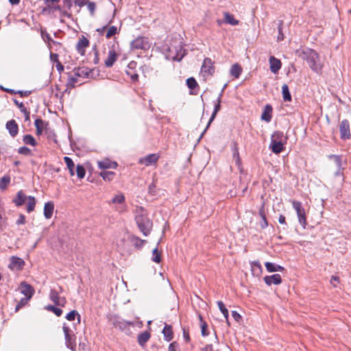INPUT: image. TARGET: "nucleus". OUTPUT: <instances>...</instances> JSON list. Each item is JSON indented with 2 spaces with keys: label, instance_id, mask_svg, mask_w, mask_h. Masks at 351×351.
Wrapping results in <instances>:
<instances>
[{
  "label": "nucleus",
  "instance_id": "f257e3e1",
  "mask_svg": "<svg viewBox=\"0 0 351 351\" xmlns=\"http://www.w3.org/2000/svg\"><path fill=\"white\" fill-rule=\"evenodd\" d=\"M300 57L305 60L310 69L317 74H321L324 64L320 60L319 53L310 48L304 49L300 53Z\"/></svg>",
  "mask_w": 351,
  "mask_h": 351
},
{
  "label": "nucleus",
  "instance_id": "f03ea898",
  "mask_svg": "<svg viewBox=\"0 0 351 351\" xmlns=\"http://www.w3.org/2000/svg\"><path fill=\"white\" fill-rule=\"evenodd\" d=\"M136 224L140 231L147 237L152 228V221L145 215H138L135 218Z\"/></svg>",
  "mask_w": 351,
  "mask_h": 351
},
{
  "label": "nucleus",
  "instance_id": "7ed1b4c3",
  "mask_svg": "<svg viewBox=\"0 0 351 351\" xmlns=\"http://www.w3.org/2000/svg\"><path fill=\"white\" fill-rule=\"evenodd\" d=\"M169 58L177 62L181 61L186 54L185 50L180 44L177 46L171 45L169 47Z\"/></svg>",
  "mask_w": 351,
  "mask_h": 351
},
{
  "label": "nucleus",
  "instance_id": "20e7f679",
  "mask_svg": "<svg viewBox=\"0 0 351 351\" xmlns=\"http://www.w3.org/2000/svg\"><path fill=\"white\" fill-rule=\"evenodd\" d=\"M293 207L296 211L299 223L305 228L306 225V218L304 208L302 207V204L300 202L293 201Z\"/></svg>",
  "mask_w": 351,
  "mask_h": 351
},
{
  "label": "nucleus",
  "instance_id": "39448f33",
  "mask_svg": "<svg viewBox=\"0 0 351 351\" xmlns=\"http://www.w3.org/2000/svg\"><path fill=\"white\" fill-rule=\"evenodd\" d=\"M339 132L341 138L343 140L350 139L351 137L350 123L347 119H343L339 125Z\"/></svg>",
  "mask_w": 351,
  "mask_h": 351
},
{
  "label": "nucleus",
  "instance_id": "423d86ee",
  "mask_svg": "<svg viewBox=\"0 0 351 351\" xmlns=\"http://www.w3.org/2000/svg\"><path fill=\"white\" fill-rule=\"evenodd\" d=\"M62 329L65 337L66 347L72 350H74L75 347V339H73V336L70 333L71 332L70 328L68 326L64 325Z\"/></svg>",
  "mask_w": 351,
  "mask_h": 351
},
{
  "label": "nucleus",
  "instance_id": "0eeeda50",
  "mask_svg": "<svg viewBox=\"0 0 351 351\" xmlns=\"http://www.w3.org/2000/svg\"><path fill=\"white\" fill-rule=\"evenodd\" d=\"M112 321L114 327L123 331L125 330L129 326L133 325L132 322L126 321L120 317H114Z\"/></svg>",
  "mask_w": 351,
  "mask_h": 351
},
{
  "label": "nucleus",
  "instance_id": "6e6552de",
  "mask_svg": "<svg viewBox=\"0 0 351 351\" xmlns=\"http://www.w3.org/2000/svg\"><path fill=\"white\" fill-rule=\"evenodd\" d=\"M158 158L159 156L157 154H150L140 158L138 162L140 164L145 165V166H150L155 164L158 161Z\"/></svg>",
  "mask_w": 351,
  "mask_h": 351
},
{
  "label": "nucleus",
  "instance_id": "1a4fd4ad",
  "mask_svg": "<svg viewBox=\"0 0 351 351\" xmlns=\"http://www.w3.org/2000/svg\"><path fill=\"white\" fill-rule=\"evenodd\" d=\"M50 300L57 306H63L65 299L59 296V291L56 289H51L49 294Z\"/></svg>",
  "mask_w": 351,
  "mask_h": 351
},
{
  "label": "nucleus",
  "instance_id": "9d476101",
  "mask_svg": "<svg viewBox=\"0 0 351 351\" xmlns=\"http://www.w3.org/2000/svg\"><path fill=\"white\" fill-rule=\"evenodd\" d=\"M21 293L25 295L26 300H29L34 295V290L33 287L25 282L21 283Z\"/></svg>",
  "mask_w": 351,
  "mask_h": 351
},
{
  "label": "nucleus",
  "instance_id": "9b49d317",
  "mask_svg": "<svg viewBox=\"0 0 351 351\" xmlns=\"http://www.w3.org/2000/svg\"><path fill=\"white\" fill-rule=\"evenodd\" d=\"M124 202L125 196L123 195V193H119L116 195L111 200V203L120 205L119 207L117 208V210L120 213L123 212L125 209Z\"/></svg>",
  "mask_w": 351,
  "mask_h": 351
},
{
  "label": "nucleus",
  "instance_id": "f8f14e48",
  "mask_svg": "<svg viewBox=\"0 0 351 351\" xmlns=\"http://www.w3.org/2000/svg\"><path fill=\"white\" fill-rule=\"evenodd\" d=\"M266 285L271 286V285H280L282 282V278L280 274H276L271 276H266L263 278Z\"/></svg>",
  "mask_w": 351,
  "mask_h": 351
},
{
  "label": "nucleus",
  "instance_id": "ddd939ff",
  "mask_svg": "<svg viewBox=\"0 0 351 351\" xmlns=\"http://www.w3.org/2000/svg\"><path fill=\"white\" fill-rule=\"evenodd\" d=\"M221 109V102L219 101H217V103L215 104V107H214V110H213V112L209 119V121L207 123V125L206 127V128L204 129V130L203 131V132L201 134L199 138V141L202 138V136H204V134H205V132H206V130H208V128H209L210 123L213 121V120L215 119L217 112L220 110Z\"/></svg>",
  "mask_w": 351,
  "mask_h": 351
},
{
  "label": "nucleus",
  "instance_id": "4468645a",
  "mask_svg": "<svg viewBox=\"0 0 351 351\" xmlns=\"http://www.w3.org/2000/svg\"><path fill=\"white\" fill-rule=\"evenodd\" d=\"M201 72L205 75H210L214 72V68L212 65V61L210 59H204L203 64L201 67Z\"/></svg>",
  "mask_w": 351,
  "mask_h": 351
},
{
  "label": "nucleus",
  "instance_id": "2eb2a0df",
  "mask_svg": "<svg viewBox=\"0 0 351 351\" xmlns=\"http://www.w3.org/2000/svg\"><path fill=\"white\" fill-rule=\"evenodd\" d=\"M269 61L271 71L273 73H277L282 66L280 60L274 56H270Z\"/></svg>",
  "mask_w": 351,
  "mask_h": 351
},
{
  "label": "nucleus",
  "instance_id": "dca6fc26",
  "mask_svg": "<svg viewBox=\"0 0 351 351\" xmlns=\"http://www.w3.org/2000/svg\"><path fill=\"white\" fill-rule=\"evenodd\" d=\"M88 45H89V40L84 36H82V38H80L77 43V45H76L77 51L82 56L84 55L85 49L88 46Z\"/></svg>",
  "mask_w": 351,
  "mask_h": 351
},
{
  "label": "nucleus",
  "instance_id": "f3484780",
  "mask_svg": "<svg viewBox=\"0 0 351 351\" xmlns=\"http://www.w3.org/2000/svg\"><path fill=\"white\" fill-rule=\"evenodd\" d=\"M6 129L8 130L11 136L14 137L18 134L19 128L15 120L12 119L6 123Z\"/></svg>",
  "mask_w": 351,
  "mask_h": 351
},
{
  "label": "nucleus",
  "instance_id": "a211bd4d",
  "mask_svg": "<svg viewBox=\"0 0 351 351\" xmlns=\"http://www.w3.org/2000/svg\"><path fill=\"white\" fill-rule=\"evenodd\" d=\"M117 166L116 162H112L109 159L98 161V167L101 169H115Z\"/></svg>",
  "mask_w": 351,
  "mask_h": 351
},
{
  "label": "nucleus",
  "instance_id": "6ab92c4d",
  "mask_svg": "<svg viewBox=\"0 0 351 351\" xmlns=\"http://www.w3.org/2000/svg\"><path fill=\"white\" fill-rule=\"evenodd\" d=\"M27 196L23 193V191H19L16 197L13 199V202L16 206H21L23 205V204L27 200Z\"/></svg>",
  "mask_w": 351,
  "mask_h": 351
},
{
  "label": "nucleus",
  "instance_id": "aec40b11",
  "mask_svg": "<svg viewBox=\"0 0 351 351\" xmlns=\"http://www.w3.org/2000/svg\"><path fill=\"white\" fill-rule=\"evenodd\" d=\"M272 107L269 104H267L261 114V119L266 122H270L271 119Z\"/></svg>",
  "mask_w": 351,
  "mask_h": 351
},
{
  "label": "nucleus",
  "instance_id": "412c9836",
  "mask_svg": "<svg viewBox=\"0 0 351 351\" xmlns=\"http://www.w3.org/2000/svg\"><path fill=\"white\" fill-rule=\"evenodd\" d=\"M54 210V204L53 202H47L44 206V216L46 219H50L52 217Z\"/></svg>",
  "mask_w": 351,
  "mask_h": 351
},
{
  "label": "nucleus",
  "instance_id": "4be33fe9",
  "mask_svg": "<svg viewBox=\"0 0 351 351\" xmlns=\"http://www.w3.org/2000/svg\"><path fill=\"white\" fill-rule=\"evenodd\" d=\"M117 59V53L114 50H110L107 59L105 60L106 67H111Z\"/></svg>",
  "mask_w": 351,
  "mask_h": 351
},
{
  "label": "nucleus",
  "instance_id": "5701e85b",
  "mask_svg": "<svg viewBox=\"0 0 351 351\" xmlns=\"http://www.w3.org/2000/svg\"><path fill=\"white\" fill-rule=\"evenodd\" d=\"M284 143L283 142H277L275 141H271L270 148L271 151L276 154H280L284 149Z\"/></svg>",
  "mask_w": 351,
  "mask_h": 351
},
{
  "label": "nucleus",
  "instance_id": "b1692460",
  "mask_svg": "<svg viewBox=\"0 0 351 351\" xmlns=\"http://www.w3.org/2000/svg\"><path fill=\"white\" fill-rule=\"evenodd\" d=\"M73 72H74V75H75L76 77L84 76L85 77H88L91 71L88 68L82 67V68H75L73 70Z\"/></svg>",
  "mask_w": 351,
  "mask_h": 351
},
{
  "label": "nucleus",
  "instance_id": "393cba45",
  "mask_svg": "<svg viewBox=\"0 0 351 351\" xmlns=\"http://www.w3.org/2000/svg\"><path fill=\"white\" fill-rule=\"evenodd\" d=\"M130 240L132 245L138 250L141 249L147 243L146 240L141 239L136 236H131Z\"/></svg>",
  "mask_w": 351,
  "mask_h": 351
},
{
  "label": "nucleus",
  "instance_id": "a878e982",
  "mask_svg": "<svg viewBox=\"0 0 351 351\" xmlns=\"http://www.w3.org/2000/svg\"><path fill=\"white\" fill-rule=\"evenodd\" d=\"M24 264L25 261L22 258L13 256L11 257L9 267L11 269L14 268V267L21 268Z\"/></svg>",
  "mask_w": 351,
  "mask_h": 351
},
{
  "label": "nucleus",
  "instance_id": "bb28decb",
  "mask_svg": "<svg viewBox=\"0 0 351 351\" xmlns=\"http://www.w3.org/2000/svg\"><path fill=\"white\" fill-rule=\"evenodd\" d=\"M164 339L167 341H170L173 339L172 328L170 325L165 324L162 330Z\"/></svg>",
  "mask_w": 351,
  "mask_h": 351
},
{
  "label": "nucleus",
  "instance_id": "cd10ccee",
  "mask_svg": "<svg viewBox=\"0 0 351 351\" xmlns=\"http://www.w3.org/2000/svg\"><path fill=\"white\" fill-rule=\"evenodd\" d=\"M150 333L147 331L143 332L138 335V343L140 346H143L149 339Z\"/></svg>",
  "mask_w": 351,
  "mask_h": 351
},
{
  "label": "nucleus",
  "instance_id": "c85d7f7f",
  "mask_svg": "<svg viewBox=\"0 0 351 351\" xmlns=\"http://www.w3.org/2000/svg\"><path fill=\"white\" fill-rule=\"evenodd\" d=\"M241 72H242V68L237 63L234 64L231 66L230 71V75L232 76H233L234 77H235V78H239V77L240 76Z\"/></svg>",
  "mask_w": 351,
  "mask_h": 351
},
{
  "label": "nucleus",
  "instance_id": "c756f323",
  "mask_svg": "<svg viewBox=\"0 0 351 351\" xmlns=\"http://www.w3.org/2000/svg\"><path fill=\"white\" fill-rule=\"evenodd\" d=\"M271 141H275L277 142H283L285 143L287 141V137L285 136L282 132L276 131L271 135Z\"/></svg>",
  "mask_w": 351,
  "mask_h": 351
},
{
  "label": "nucleus",
  "instance_id": "7c9ffc66",
  "mask_svg": "<svg viewBox=\"0 0 351 351\" xmlns=\"http://www.w3.org/2000/svg\"><path fill=\"white\" fill-rule=\"evenodd\" d=\"M224 21L231 25H237L239 23L238 20L234 19L232 14L228 12H224Z\"/></svg>",
  "mask_w": 351,
  "mask_h": 351
},
{
  "label": "nucleus",
  "instance_id": "2f4dec72",
  "mask_svg": "<svg viewBox=\"0 0 351 351\" xmlns=\"http://www.w3.org/2000/svg\"><path fill=\"white\" fill-rule=\"evenodd\" d=\"M282 94L285 101H290L291 100V95L287 84H283L282 86Z\"/></svg>",
  "mask_w": 351,
  "mask_h": 351
},
{
  "label": "nucleus",
  "instance_id": "473e14b6",
  "mask_svg": "<svg viewBox=\"0 0 351 351\" xmlns=\"http://www.w3.org/2000/svg\"><path fill=\"white\" fill-rule=\"evenodd\" d=\"M64 161L66 163L71 175L73 176L75 174V173H74L75 165H74L73 160L68 156H65V157H64Z\"/></svg>",
  "mask_w": 351,
  "mask_h": 351
},
{
  "label": "nucleus",
  "instance_id": "72a5a7b5",
  "mask_svg": "<svg viewBox=\"0 0 351 351\" xmlns=\"http://www.w3.org/2000/svg\"><path fill=\"white\" fill-rule=\"evenodd\" d=\"M27 211L30 213L33 211L35 208L36 205V199L33 196H27Z\"/></svg>",
  "mask_w": 351,
  "mask_h": 351
},
{
  "label": "nucleus",
  "instance_id": "f704fd0d",
  "mask_svg": "<svg viewBox=\"0 0 351 351\" xmlns=\"http://www.w3.org/2000/svg\"><path fill=\"white\" fill-rule=\"evenodd\" d=\"M23 141L25 144L35 146L36 145V141L34 137L31 134H25L23 136Z\"/></svg>",
  "mask_w": 351,
  "mask_h": 351
},
{
  "label": "nucleus",
  "instance_id": "c9c22d12",
  "mask_svg": "<svg viewBox=\"0 0 351 351\" xmlns=\"http://www.w3.org/2000/svg\"><path fill=\"white\" fill-rule=\"evenodd\" d=\"M99 175L105 181H110L112 180L115 173L113 171H103L99 173Z\"/></svg>",
  "mask_w": 351,
  "mask_h": 351
},
{
  "label": "nucleus",
  "instance_id": "e433bc0d",
  "mask_svg": "<svg viewBox=\"0 0 351 351\" xmlns=\"http://www.w3.org/2000/svg\"><path fill=\"white\" fill-rule=\"evenodd\" d=\"M45 309L53 312L58 317L60 316L62 314V310L61 308L51 304H49L47 306H45Z\"/></svg>",
  "mask_w": 351,
  "mask_h": 351
},
{
  "label": "nucleus",
  "instance_id": "4c0bfd02",
  "mask_svg": "<svg viewBox=\"0 0 351 351\" xmlns=\"http://www.w3.org/2000/svg\"><path fill=\"white\" fill-rule=\"evenodd\" d=\"M152 261L156 263H159L161 261V256L158 252V247H155L152 251Z\"/></svg>",
  "mask_w": 351,
  "mask_h": 351
},
{
  "label": "nucleus",
  "instance_id": "58836bf2",
  "mask_svg": "<svg viewBox=\"0 0 351 351\" xmlns=\"http://www.w3.org/2000/svg\"><path fill=\"white\" fill-rule=\"evenodd\" d=\"M10 182V178L9 176H5L0 179V189L1 190H4L6 189L8 184Z\"/></svg>",
  "mask_w": 351,
  "mask_h": 351
},
{
  "label": "nucleus",
  "instance_id": "ea45409f",
  "mask_svg": "<svg viewBox=\"0 0 351 351\" xmlns=\"http://www.w3.org/2000/svg\"><path fill=\"white\" fill-rule=\"evenodd\" d=\"M199 318L201 322L202 335L206 337L208 335V332H207L208 325L205 322L202 321V317L201 315H199Z\"/></svg>",
  "mask_w": 351,
  "mask_h": 351
},
{
  "label": "nucleus",
  "instance_id": "a19ab883",
  "mask_svg": "<svg viewBox=\"0 0 351 351\" xmlns=\"http://www.w3.org/2000/svg\"><path fill=\"white\" fill-rule=\"evenodd\" d=\"M78 317V322L80 321V315H79L78 312L75 310H73L70 311L67 315H66V319L69 321H73L75 319V317Z\"/></svg>",
  "mask_w": 351,
  "mask_h": 351
},
{
  "label": "nucleus",
  "instance_id": "79ce46f5",
  "mask_svg": "<svg viewBox=\"0 0 351 351\" xmlns=\"http://www.w3.org/2000/svg\"><path fill=\"white\" fill-rule=\"evenodd\" d=\"M44 121L41 119H36L34 121V125L36 128L37 134H40L43 132V125Z\"/></svg>",
  "mask_w": 351,
  "mask_h": 351
},
{
  "label": "nucleus",
  "instance_id": "37998d69",
  "mask_svg": "<svg viewBox=\"0 0 351 351\" xmlns=\"http://www.w3.org/2000/svg\"><path fill=\"white\" fill-rule=\"evenodd\" d=\"M217 305H218V307L220 310V311L222 313V314L223 315L224 317L226 319H228V309L226 308L223 302L221 301H218L217 302Z\"/></svg>",
  "mask_w": 351,
  "mask_h": 351
},
{
  "label": "nucleus",
  "instance_id": "c03bdc74",
  "mask_svg": "<svg viewBox=\"0 0 351 351\" xmlns=\"http://www.w3.org/2000/svg\"><path fill=\"white\" fill-rule=\"evenodd\" d=\"M76 173L79 178H84L86 173V170L82 165H77L76 167Z\"/></svg>",
  "mask_w": 351,
  "mask_h": 351
},
{
  "label": "nucleus",
  "instance_id": "a18cd8bd",
  "mask_svg": "<svg viewBox=\"0 0 351 351\" xmlns=\"http://www.w3.org/2000/svg\"><path fill=\"white\" fill-rule=\"evenodd\" d=\"M118 33V29L116 26H110L106 34V38H110L112 36Z\"/></svg>",
  "mask_w": 351,
  "mask_h": 351
},
{
  "label": "nucleus",
  "instance_id": "49530a36",
  "mask_svg": "<svg viewBox=\"0 0 351 351\" xmlns=\"http://www.w3.org/2000/svg\"><path fill=\"white\" fill-rule=\"evenodd\" d=\"M186 85L189 88H190L191 90H193L197 86V83L194 77H191L186 80Z\"/></svg>",
  "mask_w": 351,
  "mask_h": 351
},
{
  "label": "nucleus",
  "instance_id": "de8ad7c7",
  "mask_svg": "<svg viewBox=\"0 0 351 351\" xmlns=\"http://www.w3.org/2000/svg\"><path fill=\"white\" fill-rule=\"evenodd\" d=\"M215 339H216L215 344L207 345L204 348L205 351H219V348H217V346L218 345L219 342H218L217 337L216 335H215Z\"/></svg>",
  "mask_w": 351,
  "mask_h": 351
},
{
  "label": "nucleus",
  "instance_id": "09e8293b",
  "mask_svg": "<svg viewBox=\"0 0 351 351\" xmlns=\"http://www.w3.org/2000/svg\"><path fill=\"white\" fill-rule=\"evenodd\" d=\"M131 46L133 49H143L144 47L143 45L142 38H138L134 40L131 43Z\"/></svg>",
  "mask_w": 351,
  "mask_h": 351
},
{
  "label": "nucleus",
  "instance_id": "8fccbe9b",
  "mask_svg": "<svg viewBox=\"0 0 351 351\" xmlns=\"http://www.w3.org/2000/svg\"><path fill=\"white\" fill-rule=\"evenodd\" d=\"M77 82V77L75 76H71L68 79V82L66 84L67 88H74L75 83Z\"/></svg>",
  "mask_w": 351,
  "mask_h": 351
},
{
  "label": "nucleus",
  "instance_id": "3c124183",
  "mask_svg": "<svg viewBox=\"0 0 351 351\" xmlns=\"http://www.w3.org/2000/svg\"><path fill=\"white\" fill-rule=\"evenodd\" d=\"M87 8L90 11V15L93 16L96 8V4L93 1H87Z\"/></svg>",
  "mask_w": 351,
  "mask_h": 351
},
{
  "label": "nucleus",
  "instance_id": "603ef678",
  "mask_svg": "<svg viewBox=\"0 0 351 351\" xmlns=\"http://www.w3.org/2000/svg\"><path fill=\"white\" fill-rule=\"evenodd\" d=\"M276 263H271V262H266L265 263L266 269L269 272H275L276 271Z\"/></svg>",
  "mask_w": 351,
  "mask_h": 351
},
{
  "label": "nucleus",
  "instance_id": "864d4df0",
  "mask_svg": "<svg viewBox=\"0 0 351 351\" xmlns=\"http://www.w3.org/2000/svg\"><path fill=\"white\" fill-rule=\"evenodd\" d=\"M18 153L22 155L28 156L31 154V150L28 147L23 146L21 147L18 149Z\"/></svg>",
  "mask_w": 351,
  "mask_h": 351
},
{
  "label": "nucleus",
  "instance_id": "5fc2aeb1",
  "mask_svg": "<svg viewBox=\"0 0 351 351\" xmlns=\"http://www.w3.org/2000/svg\"><path fill=\"white\" fill-rule=\"evenodd\" d=\"M278 40H282L284 39V34L282 33V22H280V24L278 27Z\"/></svg>",
  "mask_w": 351,
  "mask_h": 351
},
{
  "label": "nucleus",
  "instance_id": "6e6d98bb",
  "mask_svg": "<svg viewBox=\"0 0 351 351\" xmlns=\"http://www.w3.org/2000/svg\"><path fill=\"white\" fill-rule=\"evenodd\" d=\"M337 169H344L342 165V160L341 156H339V157H335V160H334Z\"/></svg>",
  "mask_w": 351,
  "mask_h": 351
},
{
  "label": "nucleus",
  "instance_id": "4d7b16f0",
  "mask_svg": "<svg viewBox=\"0 0 351 351\" xmlns=\"http://www.w3.org/2000/svg\"><path fill=\"white\" fill-rule=\"evenodd\" d=\"M251 265L253 269H258L259 271L262 269L261 265L258 261L252 262Z\"/></svg>",
  "mask_w": 351,
  "mask_h": 351
},
{
  "label": "nucleus",
  "instance_id": "13d9d810",
  "mask_svg": "<svg viewBox=\"0 0 351 351\" xmlns=\"http://www.w3.org/2000/svg\"><path fill=\"white\" fill-rule=\"evenodd\" d=\"M339 282V278L338 276H332L331 277L330 282L333 285V287H337L336 282L338 283Z\"/></svg>",
  "mask_w": 351,
  "mask_h": 351
},
{
  "label": "nucleus",
  "instance_id": "bf43d9fd",
  "mask_svg": "<svg viewBox=\"0 0 351 351\" xmlns=\"http://www.w3.org/2000/svg\"><path fill=\"white\" fill-rule=\"evenodd\" d=\"M16 94L20 95L21 97H27L31 94V91L29 90H17Z\"/></svg>",
  "mask_w": 351,
  "mask_h": 351
},
{
  "label": "nucleus",
  "instance_id": "052dcab7",
  "mask_svg": "<svg viewBox=\"0 0 351 351\" xmlns=\"http://www.w3.org/2000/svg\"><path fill=\"white\" fill-rule=\"evenodd\" d=\"M74 3L76 5L79 6V7H82L84 6V5L86 4L87 3V1L86 0H75L74 1Z\"/></svg>",
  "mask_w": 351,
  "mask_h": 351
},
{
  "label": "nucleus",
  "instance_id": "680f3d73",
  "mask_svg": "<svg viewBox=\"0 0 351 351\" xmlns=\"http://www.w3.org/2000/svg\"><path fill=\"white\" fill-rule=\"evenodd\" d=\"M25 216L23 215H20L19 219L16 221V224L21 225V224L25 223Z\"/></svg>",
  "mask_w": 351,
  "mask_h": 351
},
{
  "label": "nucleus",
  "instance_id": "e2e57ef3",
  "mask_svg": "<svg viewBox=\"0 0 351 351\" xmlns=\"http://www.w3.org/2000/svg\"><path fill=\"white\" fill-rule=\"evenodd\" d=\"M232 316L236 321H239L241 318L240 314L238 313L236 311H232Z\"/></svg>",
  "mask_w": 351,
  "mask_h": 351
},
{
  "label": "nucleus",
  "instance_id": "0e129e2a",
  "mask_svg": "<svg viewBox=\"0 0 351 351\" xmlns=\"http://www.w3.org/2000/svg\"><path fill=\"white\" fill-rule=\"evenodd\" d=\"M25 304V300L21 299L20 302L16 304L15 311H18Z\"/></svg>",
  "mask_w": 351,
  "mask_h": 351
},
{
  "label": "nucleus",
  "instance_id": "69168bd1",
  "mask_svg": "<svg viewBox=\"0 0 351 351\" xmlns=\"http://www.w3.org/2000/svg\"><path fill=\"white\" fill-rule=\"evenodd\" d=\"M260 226H261V228H263V229H264L267 226H268V222L267 221L266 217H263V219H262V221L260 223Z\"/></svg>",
  "mask_w": 351,
  "mask_h": 351
},
{
  "label": "nucleus",
  "instance_id": "338daca9",
  "mask_svg": "<svg viewBox=\"0 0 351 351\" xmlns=\"http://www.w3.org/2000/svg\"><path fill=\"white\" fill-rule=\"evenodd\" d=\"M64 6L67 8L68 9H70L72 6V2L71 0H64L63 1Z\"/></svg>",
  "mask_w": 351,
  "mask_h": 351
},
{
  "label": "nucleus",
  "instance_id": "774afa93",
  "mask_svg": "<svg viewBox=\"0 0 351 351\" xmlns=\"http://www.w3.org/2000/svg\"><path fill=\"white\" fill-rule=\"evenodd\" d=\"M56 67L60 73L64 70V66L60 62H57Z\"/></svg>",
  "mask_w": 351,
  "mask_h": 351
}]
</instances>
